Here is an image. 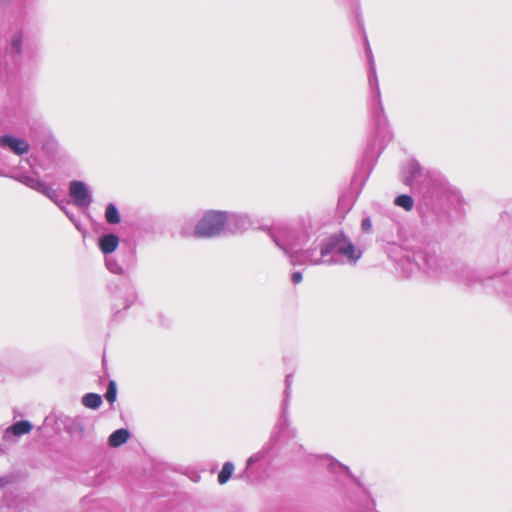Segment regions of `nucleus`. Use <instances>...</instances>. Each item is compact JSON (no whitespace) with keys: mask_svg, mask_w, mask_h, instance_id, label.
Wrapping results in <instances>:
<instances>
[{"mask_svg":"<svg viewBox=\"0 0 512 512\" xmlns=\"http://www.w3.org/2000/svg\"><path fill=\"white\" fill-rule=\"evenodd\" d=\"M266 452L265 451H258L257 453L250 456L247 460V465L251 466L254 463L262 460L265 457Z\"/></svg>","mask_w":512,"mask_h":512,"instance_id":"nucleus-23","label":"nucleus"},{"mask_svg":"<svg viewBox=\"0 0 512 512\" xmlns=\"http://www.w3.org/2000/svg\"><path fill=\"white\" fill-rule=\"evenodd\" d=\"M369 63H370V69H371V72H370V75H369V82H370L371 87L376 91L377 95L379 96L380 89H379V86H378V79H377V76H376L375 67H374V65L372 63V59H369Z\"/></svg>","mask_w":512,"mask_h":512,"instance_id":"nucleus-21","label":"nucleus"},{"mask_svg":"<svg viewBox=\"0 0 512 512\" xmlns=\"http://www.w3.org/2000/svg\"><path fill=\"white\" fill-rule=\"evenodd\" d=\"M132 303H133V299H126L123 308L127 309L128 307H130L132 305Z\"/></svg>","mask_w":512,"mask_h":512,"instance_id":"nucleus-27","label":"nucleus"},{"mask_svg":"<svg viewBox=\"0 0 512 512\" xmlns=\"http://www.w3.org/2000/svg\"><path fill=\"white\" fill-rule=\"evenodd\" d=\"M16 181L24 184L25 186L45 195L54 203L58 204V193L56 189L52 188L38 177L28 175L26 173H16L12 176Z\"/></svg>","mask_w":512,"mask_h":512,"instance_id":"nucleus-5","label":"nucleus"},{"mask_svg":"<svg viewBox=\"0 0 512 512\" xmlns=\"http://www.w3.org/2000/svg\"><path fill=\"white\" fill-rule=\"evenodd\" d=\"M105 218L109 224H118L121 221L120 213L117 207L110 203L105 210Z\"/></svg>","mask_w":512,"mask_h":512,"instance_id":"nucleus-17","label":"nucleus"},{"mask_svg":"<svg viewBox=\"0 0 512 512\" xmlns=\"http://www.w3.org/2000/svg\"><path fill=\"white\" fill-rule=\"evenodd\" d=\"M303 279L302 273L296 271L292 273L291 280L294 284H299Z\"/></svg>","mask_w":512,"mask_h":512,"instance_id":"nucleus-25","label":"nucleus"},{"mask_svg":"<svg viewBox=\"0 0 512 512\" xmlns=\"http://www.w3.org/2000/svg\"><path fill=\"white\" fill-rule=\"evenodd\" d=\"M227 220L226 211L207 210L197 221L192 235L197 238H216L221 236L225 230Z\"/></svg>","mask_w":512,"mask_h":512,"instance_id":"nucleus-3","label":"nucleus"},{"mask_svg":"<svg viewBox=\"0 0 512 512\" xmlns=\"http://www.w3.org/2000/svg\"><path fill=\"white\" fill-rule=\"evenodd\" d=\"M269 236L276 247L290 259L293 254L300 251L309 238L307 232L299 231L296 227L278 228L269 230Z\"/></svg>","mask_w":512,"mask_h":512,"instance_id":"nucleus-1","label":"nucleus"},{"mask_svg":"<svg viewBox=\"0 0 512 512\" xmlns=\"http://www.w3.org/2000/svg\"><path fill=\"white\" fill-rule=\"evenodd\" d=\"M23 32L17 31L15 32L10 39L9 52L13 55H20L22 53L23 47Z\"/></svg>","mask_w":512,"mask_h":512,"instance_id":"nucleus-15","label":"nucleus"},{"mask_svg":"<svg viewBox=\"0 0 512 512\" xmlns=\"http://www.w3.org/2000/svg\"><path fill=\"white\" fill-rule=\"evenodd\" d=\"M105 264L107 269L113 274L121 275L124 273L123 267L113 257H107Z\"/></svg>","mask_w":512,"mask_h":512,"instance_id":"nucleus-20","label":"nucleus"},{"mask_svg":"<svg viewBox=\"0 0 512 512\" xmlns=\"http://www.w3.org/2000/svg\"><path fill=\"white\" fill-rule=\"evenodd\" d=\"M0 147L17 156H22L29 152L30 144L25 139L7 134L0 136Z\"/></svg>","mask_w":512,"mask_h":512,"instance_id":"nucleus-9","label":"nucleus"},{"mask_svg":"<svg viewBox=\"0 0 512 512\" xmlns=\"http://www.w3.org/2000/svg\"><path fill=\"white\" fill-rule=\"evenodd\" d=\"M130 438V432L126 428H120L114 431L108 438V445L117 448L125 444Z\"/></svg>","mask_w":512,"mask_h":512,"instance_id":"nucleus-14","label":"nucleus"},{"mask_svg":"<svg viewBox=\"0 0 512 512\" xmlns=\"http://www.w3.org/2000/svg\"><path fill=\"white\" fill-rule=\"evenodd\" d=\"M233 471H234V465L232 462L224 463V465L218 475V482L221 485L225 484L232 476Z\"/></svg>","mask_w":512,"mask_h":512,"instance_id":"nucleus-19","label":"nucleus"},{"mask_svg":"<svg viewBox=\"0 0 512 512\" xmlns=\"http://www.w3.org/2000/svg\"><path fill=\"white\" fill-rule=\"evenodd\" d=\"M394 204L403 208L406 211H411L414 207V200L411 196L402 194L395 198Z\"/></svg>","mask_w":512,"mask_h":512,"instance_id":"nucleus-18","label":"nucleus"},{"mask_svg":"<svg viewBox=\"0 0 512 512\" xmlns=\"http://www.w3.org/2000/svg\"><path fill=\"white\" fill-rule=\"evenodd\" d=\"M60 208L64 211V213L69 217V219L71 221L75 222L74 216L72 214H70L68 211H66L64 207L60 206Z\"/></svg>","mask_w":512,"mask_h":512,"instance_id":"nucleus-28","label":"nucleus"},{"mask_svg":"<svg viewBox=\"0 0 512 512\" xmlns=\"http://www.w3.org/2000/svg\"><path fill=\"white\" fill-rule=\"evenodd\" d=\"M119 245V237L113 233L103 235L99 239V248L102 253L110 254L114 252Z\"/></svg>","mask_w":512,"mask_h":512,"instance_id":"nucleus-12","label":"nucleus"},{"mask_svg":"<svg viewBox=\"0 0 512 512\" xmlns=\"http://www.w3.org/2000/svg\"><path fill=\"white\" fill-rule=\"evenodd\" d=\"M117 396V386L114 381H110L107 387L105 398L108 402L113 403Z\"/></svg>","mask_w":512,"mask_h":512,"instance_id":"nucleus-22","label":"nucleus"},{"mask_svg":"<svg viewBox=\"0 0 512 512\" xmlns=\"http://www.w3.org/2000/svg\"><path fill=\"white\" fill-rule=\"evenodd\" d=\"M82 403L87 408L97 409L102 404V398L99 394L87 393L83 396Z\"/></svg>","mask_w":512,"mask_h":512,"instance_id":"nucleus-16","label":"nucleus"},{"mask_svg":"<svg viewBox=\"0 0 512 512\" xmlns=\"http://www.w3.org/2000/svg\"><path fill=\"white\" fill-rule=\"evenodd\" d=\"M444 188L447 190V191H452V189L450 188L449 184L448 183H444L443 184Z\"/></svg>","mask_w":512,"mask_h":512,"instance_id":"nucleus-29","label":"nucleus"},{"mask_svg":"<svg viewBox=\"0 0 512 512\" xmlns=\"http://www.w3.org/2000/svg\"><path fill=\"white\" fill-rule=\"evenodd\" d=\"M319 460L321 461L322 465H325L331 473L349 474V468L347 466L343 465L328 455L320 456Z\"/></svg>","mask_w":512,"mask_h":512,"instance_id":"nucleus-13","label":"nucleus"},{"mask_svg":"<svg viewBox=\"0 0 512 512\" xmlns=\"http://www.w3.org/2000/svg\"><path fill=\"white\" fill-rule=\"evenodd\" d=\"M290 264L292 265H324V264H333L338 261L333 257L322 255V242L320 243V252L317 253L315 248H310L306 250H300L296 254H293L289 259Z\"/></svg>","mask_w":512,"mask_h":512,"instance_id":"nucleus-4","label":"nucleus"},{"mask_svg":"<svg viewBox=\"0 0 512 512\" xmlns=\"http://www.w3.org/2000/svg\"><path fill=\"white\" fill-rule=\"evenodd\" d=\"M472 275H474V272H467L463 281L466 284H471L472 283V278H471Z\"/></svg>","mask_w":512,"mask_h":512,"instance_id":"nucleus-26","label":"nucleus"},{"mask_svg":"<svg viewBox=\"0 0 512 512\" xmlns=\"http://www.w3.org/2000/svg\"><path fill=\"white\" fill-rule=\"evenodd\" d=\"M227 220L225 221V232L231 234L243 233L253 225L251 217L247 213L226 211Z\"/></svg>","mask_w":512,"mask_h":512,"instance_id":"nucleus-7","label":"nucleus"},{"mask_svg":"<svg viewBox=\"0 0 512 512\" xmlns=\"http://www.w3.org/2000/svg\"><path fill=\"white\" fill-rule=\"evenodd\" d=\"M415 264L428 274H438L442 271L441 259L430 252H418L414 255Z\"/></svg>","mask_w":512,"mask_h":512,"instance_id":"nucleus-8","label":"nucleus"},{"mask_svg":"<svg viewBox=\"0 0 512 512\" xmlns=\"http://www.w3.org/2000/svg\"><path fill=\"white\" fill-rule=\"evenodd\" d=\"M69 196L73 204L80 208H88L93 201L90 188L86 183L79 180L70 182Z\"/></svg>","mask_w":512,"mask_h":512,"instance_id":"nucleus-6","label":"nucleus"},{"mask_svg":"<svg viewBox=\"0 0 512 512\" xmlns=\"http://www.w3.org/2000/svg\"><path fill=\"white\" fill-rule=\"evenodd\" d=\"M322 255L341 256L343 258V263L356 264L362 256V251L345 235L335 234L322 241Z\"/></svg>","mask_w":512,"mask_h":512,"instance_id":"nucleus-2","label":"nucleus"},{"mask_svg":"<svg viewBox=\"0 0 512 512\" xmlns=\"http://www.w3.org/2000/svg\"><path fill=\"white\" fill-rule=\"evenodd\" d=\"M33 426L27 420H21L15 422L10 427L6 428L3 434L4 441H11L12 437H20L22 435L28 434L31 432Z\"/></svg>","mask_w":512,"mask_h":512,"instance_id":"nucleus-11","label":"nucleus"},{"mask_svg":"<svg viewBox=\"0 0 512 512\" xmlns=\"http://www.w3.org/2000/svg\"><path fill=\"white\" fill-rule=\"evenodd\" d=\"M361 227L363 231L369 232L372 228V222L369 218H365L362 220Z\"/></svg>","mask_w":512,"mask_h":512,"instance_id":"nucleus-24","label":"nucleus"},{"mask_svg":"<svg viewBox=\"0 0 512 512\" xmlns=\"http://www.w3.org/2000/svg\"><path fill=\"white\" fill-rule=\"evenodd\" d=\"M403 181L408 186H414L425 177V171L416 160H409L402 169Z\"/></svg>","mask_w":512,"mask_h":512,"instance_id":"nucleus-10","label":"nucleus"}]
</instances>
